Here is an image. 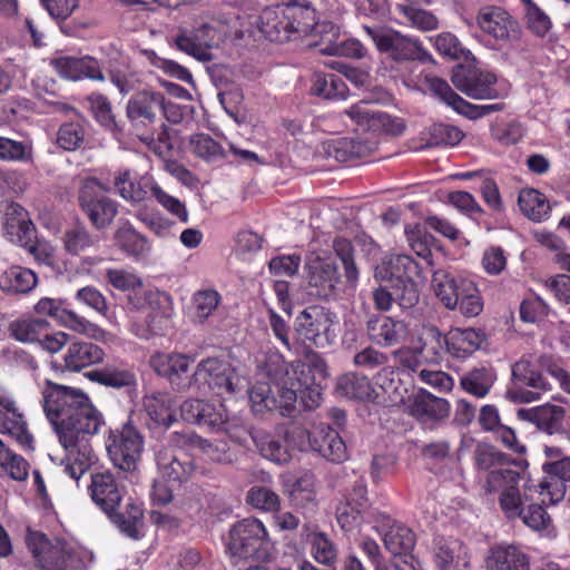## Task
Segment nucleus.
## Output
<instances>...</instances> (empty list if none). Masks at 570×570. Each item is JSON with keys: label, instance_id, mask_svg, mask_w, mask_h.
Instances as JSON below:
<instances>
[{"label": "nucleus", "instance_id": "680f3d73", "mask_svg": "<svg viewBox=\"0 0 570 570\" xmlns=\"http://www.w3.org/2000/svg\"><path fill=\"white\" fill-rule=\"evenodd\" d=\"M312 91L316 96L323 97L325 99H334L344 97L345 85L344 81L335 75L315 72L313 75Z\"/></svg>", "mask_w": 570, "mask_h": 570}, {"label": "nucleus", "instance_id": "473e14b6", "mask_svg": "<svg viewBox=\"0 0 570 570\" xmlns=\"http://www.w3.org/2000/svg\"><path fill=\"white\" fill-rule=\"evenodd\" d=\"M289 18L287 7L266 8L259 16L258 29L271 41H287Z\"/></svg>", "mask_w": 570, "mask_h": 570}, {"label": "nucleus", "instance_id": "ea45409f", "mask_svg": "<svg viewBox=\"0 0 570 570\" xmlns=\"http://www.w3.org/2000/svg\"><path fill=\"white\" fill-rule=\"evenodd\" d=\"M175 399L167 392H153L144 397L148 416L158 425L169 428L175 421Z\"/></svg>", "mask_w": 570, "mask_h": 570}, {"label": "nucleus", "instance_id": "49530a36", "mask_svg": "<svg viewBox=\"0 0 570 570\" xmlns=\"http://www.w3.org/2000/svg\"><path fill=\"white\" fill-rule=\"evenodd\" d=\"M36 286V273L21 266H11L0 276V288L6 293L26 294Z\"/></svg>", "mask_w": 570, "mask_h": 570}, {"label": "nucleus", "instance_id": "2eb2a0df", "mask_svg": "<svg viewBox=\"0 0 570 570\" xmlns=\"http://www.w3.org/2000/svg\"><path fill=\"white\" fill-rule=\"evenodd\" d=\"M305 278L308 294L317 298L327 299L335 295L340 283L336 264L325 257L308 256L305 263Z\"/></svg>", "mask_w": 570, "mask_h": 570}, {"label": "nucleus", "instance_id": "b1692460", "mask_svg": "<svg viewBox=\"0 0 570 570\" xmlns=\"http://www.w3.org/2000/svg\"><path fill=\"white\" fill-rule=\"evenodd\" d=\"M517 414L519 419L534 424L538 430L549 435L563 431L566 410L560 405L546 403L531 409H520Z\"/></svg>", "mask_w": 570, "mask_h": 570}, {"label": "nucleus", "instance_id": "9d476101", "mask_svg": "<svg viewBox=\"0 0 570 570\" xmlns=\"http://www.w3.org/2000/svg\"><path fill=\"white\" fill-rule=\"evenodd\" d=\"M104 425L100 412L91 404L88 396L86 402H79L56 429L60 442L73 440H90Z\"/></svg>", "mask_w": 570, "mask_h": 570}, {"label": "nucleus", "instance_id": "0eeeda50", "mask_svg": "<svg viewBox=\"0 0 570 570\" xmlns=\"http://www.w3.org/2000/svg\"><path fill=\"white\" fill-rule=\"evenodd\" d=\"M195 384L207 386L217 395L233 394L240 389L242 379L232 363L219 356L202 360L193 375Z\"/></svg>", "mask_w": 570, "mask_h": 570}, {"label": "nucleus", "instance_id": "5701e85b", "mask_svg": "<svg viewBox=\"0 0 570 570\" xmlns=\"http://www.w3.org/2000/svg\"><path fill=\"white\" fill-rule=\"evenodd\" d=\"M46 314L70 330L98 340L104 336V331L96 324L77 315L72 311L62 309L60 303L51 298H42L38 302V315Z\"/></svg>", "mask_w": 570, "mask_h": 570}, {"label": "nucleus", "instance_id": "dca6fc26", "mask_svg": "<svg viewBox=\"0 0 570 570\" xmlns=\"http://www.w3.org/2000/svg\"><path fill=\"white\" fill-rule=\"evenodd\" d=\"M479 28L499 41H517L522 29L519 22L502 7H482L476 16Z\"/></svg>", "mask_w": 570, "mask_h": 570}, {"label": "nucleus", "instance_id": "0e129e2a", "mask_svg": "<svg viewBox=\"0 0 570 570\" xmlns=\"http://www.w3.org/2000/svg\"><path fill=\"white\" fill-rule=\"evenodd\" d=\"M312 546V553L315 560L322 564L331 567L337 558V550L330 538L323 532H312L307 535Z\"/></svg>", "mask_w": 570, "mask_h": 570}, {"label": "nucleus", "instance_id": "f8f14e48", "mask_svg": "<svg viewBox=\"0 0 570 570\" xmlns=\"http://www.w3.org/2000/svg\"><path fill=\"white\" fill-rule=\"evenodd\" d=\"M3 230L7 238L36 256V228L29 212L14 202L1 203Z\"/></svg>", "mask_w": 570, "mask_h": 570}, {"label": "nucleus", "instance_id": "f3484780", "mask_svg": "<svg viewBox=\"0 0 570 570\" xmlns=\"http://www.w3.org/2000/svg\"><path fill=\"white\" fill-rule=\"evenodd\" d=\"M48 386L43 391V411L55 426L60 425L63 419L79 402H86V394L81 391L47 381Z\"/></svg>", "mask_w": 570, "mask_h": 570}, {"label": "nucleus", "instance_id": "aec40b11", "mask_svg": "<svg viewBox=\"0 0 570 570\" xmlns=\"http://www.w3.org/2000/svg\"><path fill=\"white\" fill-rule=\"evenodd\" d=\"M365 334L374 345L392 347L405 342L409 327L404 321L383 314H372L366 320Z\"/></svg>", "mask_w": 570, "mask_h": 570}, {"label": "nucleus", "instance_id": "c85d7f7f", "mask_svg": "<svg viewBox=\"0 0 570 570\" xmlns=\"http://www.w3.org/2000/svg\"><path fill=\"white\" fill-rule=\"evenodd\" d=\"M90 490L92 500L108 514L115 512L122 499V489L110 472L94 474Z\"/></svg>", "mask_w": 570, "mask_h": 570}, {"label": "nucleus", "instance_id": "6e6552de", "mask_svg": "<svg viewBox=\"0 0 570 570\" xmlns=\"http://www.w3.org/2000/svg\"><path fill=\"white\" fill-rule=\"evenodd\" d=\"M108 191L109 187L95 177L86 179L79 190L80 207L97 229L108 227L118 213L117 203L106 195Z\"/></svg>", "mask_w": 570, "mask_h": 570}, {"label": "nucleus", "instance_id": "4468645a", "mask_svg": "<svg viewBox=\"0 0 570 570\" xmlns=\"http://www.w3.org/2000/svg\"><path fill=\"white\" fill-rule=\"evenodd\" d=\"M529 492L537 493L538 500L529 501L527 508H523L522 518L523 522L534 529L541 530L547 528L550 517L543 509L546 504H556L564 497V487L557 482L542 480L535 485H525Z\"/></svg>", "mask_w": 570, "mask_h": 570}, {"label": "nucleus", "instance_id": "58836bf2", "mask_svg": "<svg viewBox=\"0 0 570 570\" xmlns=\"http://www.w3.org/2000/svg\"><path fill=\"white\" fill-rule=\"evenodd\" d=\"M490 570H529V558L517 546L492 548L487 560Z\"/></svg>", "mask_w": 570, "mask_h": 570}, {"label": "nucleus", "instance_id": "a211bd4d", "mask_svg": "<svg viewBox=\"0 0 570 570\" xmlns=\"http://www.w3.org/2000/svg\"><path fill=\"white\" fill-rule=\"evenodd\" d=\"M453 85L473 99H495L498 90L493 87L497 76L478 68L459 66L452 75Z\"/></svg>", "mask_w": 570, "mask_h": 570}, {"label": "nucleus", "instance_id": "412c9836", "mask_svg": "<svg viewBox=\"0 0 570 570\" xmlns=\"http://www.w3.org/2000/svg\"><path fill=\"white\" fill-rule=\"evenodd\" d=\"M164 107V95L153 90L136 92L127 102L126 114L136 126L156 122Z\"/></svg>", "mask_w": 570, "mask_h": 570}, {"label": "nucleus", "instance_id": "052dcab7", "mask_svg": "<svg viewBox=\"0 0 570 570\" xmlns=\"http://www.w3.org/2000/svg\"><path fill=\"white\" fill-rule=\"evenodd\" d=\"M199 450L212 462L217 464L232 465L237 461L236 453L230 449L225 440L203 439Z\"/></svg>", "mask_w": 570, "mask_h": 570}, {"label": "nucleus", "instance_id": "cd10ccee", "mask_svg": "<svg viewBox=\"0 0 570 570\" xmlns=\"http://www.w3.org/2000/svg\"><path fill=\"white\" fill-rule=\"evenodd\" d=\"M465 284H474L464 277H454L444 269L434 272L432 276V286L435 295L449 309H454L461 303V297L465 296Z\"/></svg>", "mask_w": 570, "mask_h": 570}, {"label": "nucleus", "instance_id": "5fc2aeb1", "mask_svg": "<svg viewBox=\"0 0 570 570\" xmlns=\"http://www.w3.org/2000/svg\"><path fill=\"white\" fill-rule=\"evenodd\" d=\"M109 515L122 533L131 539H138L140 537L139 529L144 523V511L139 505L128 503L124 512H112Z\"/></svg>", "mask_w": 570, "mask_h": 570}, {"label": "nucleus", "instance_id": "393cba45", "mask_svg": "<svg viewBox=\"0 0 570 570\" xmlns=\"http://www.w3.org/2000/svg\"><path fill=\"white\" fill-rule=\"evenodd\" d=\"M49 66L53 67L56 71L63 78L69 80H80L89 78L95 80H104L98 61L89 56L77 57H59L49 60Z\"/></svg>", "mask_w": 570, "mask_h": 570}, {"label": "nucleus", "instance_id": "20e7f679", "mask_svg": "<svg viewBox=\"0 0 570 570\" xmlns=\"http://www.w3.org/2000/svg\"><path fill=\"white\" fill-rule=\"evenodd\" d=\"M419 274V264L405 254L390 256L375 268L377 279L390 282L396 287L397 305L403 309L412 308L419 303V289L414 282Z\"/></svg>", "mask_w": 570, "mask_h": 570}, {"label": "nucleus", "instance_id": "6e6d98bb", "mask_svg": "<svg viewBox=\"0 0 570 570\" xmlns=\"http://www.w3.org/2000/svg\"><path fill=\"white\" fill-rule=\"evenodd\" d=\"M473 461L479 471H488L504 466L510 458L489 443L476 444L473 451Z\"/></svg>", "mask_w": 570, "mask_h": 570}, {"label": "nucleus", "instance_id": "4c0bfd02", "mask_svg": "<svg viewBox=\"0 0 570 570\" xmlns=\"http://www.w3.org/2000/svg\"><path fill=\"white\" fill-rule=\"evenodd\" d=\"M105 352L98 345L91 342H75L68 346L65 354V366L72 372H79L82 368L101 363Z\"/></svg>", "mask_w": 570, "mask_h": 570}, {"label": "nucleus", "instance_id": "603ef678", "mask_svg": "<svg viewBox=\"0 0 570 570\" xmlns=\"http://www.w3.org/2000/svg\"><path fill=\"white\" fill-rule=\"evenodd\" d=\"M286 492L291 502L297 507H306L315 501V476L312 472H304L292 483L287 484Z\"/></svg>", "mask_w": 570, "mask_h": 570}, {"label": "nucleus", "instance_id": "2f4dec72", "mask_svg": "<svg viewBox=\"0 0 570 570\" xmlns=\"http://www.w3.org/2000/svg\"><path fill=\"white\" fill-rule=\"evenodd\" d=\"M275 391L269 384H257L249 392V401L255 412L278 411L283 416H291L295 411V404L291 409H285L279 393L281 384L272 376H267Z\"/></svg>", "mask_w": 570, "mask_h": 570}, {"label": "nucleus", "instance_id": "864d4df0", "mask_svg": "<svg viewBox=\"0 0 570 570\" xmlns=\"http://www.w3.org/2000/svg\"><path fill=\"white\" fill-rule=\"evenodd\" d=\"M86 376L94 382L102 385L120 389L136 384L135 374L127 370H119L112 366H106L101 370H94L86 373Z\"/></svg>", "mask_w": 570, "mask_h": 570}, {"label": "nucleus", "instance_id": "37998d69", "mask_svg": "<svg viewBox=\"0 0 570 570\" xmlns=\"http://www.w3.org/2000/svg\"><path fill=\"white\" fill-rule=\"evenodd\" d=\"M483 340V334L474 328H453L448 334V352L464 357L479 350Z\"/></svg>", "mask_w": 570, "mask_h": 570}, {"label": "nucleus", "instance_id": "09e8293b", "mask_svg": "<svg viewBox=\"0 0 570 570\" xmlns=\"http://www.w3.org/2000/svg\"><path fill=\"white\" fill-rule=\"evenodd\" d=\"M254 442L264 458L277 464L287 463L291 460V444L287 441L284 443L271 434L259 433L254 436Z\"/></svg>", "mask_w": 570, "mask_h": 570}, {"label": "nucleus", "instance_id": "f704fd0d", "mask_svg": "<svg viewBox=\"0 0 570 570\" xmlns=\"http://www.w3.org/2000/svg\"><path fill=\"white\" fill-rule=\"evenodd\" d=\"M410 410L422 422L442 421L449 416L450 404L445 399L422 390L414 396Z\"/></svg>", "mask_w": 570, "mask_h": 570}, {"label": "nucleus", "instance_id": "bb28decb", "mask_svg": "<svg viewBox=\"0 0 570 570\" xmlns=\"http://www.w3.org/2000/svg\"><path fill=\"white\" fill-rule=\"evenodd\" d=\"M311 449L333 463H342L347 459V449L338 431L331 426H318L313 431Z\"/></svg>", "mask_w": 570, "mask_h": 570}, {"label": "nucleus", "instance_id": "f257e3e1", "mask_svg": "<svg viewBox=\"0 0 570 570\" xmlns=\"http://www.w3.org/2000/svg\"><path fill=\"white\" fill-rule=\"evenodd\" d=\"M265 376H272L281 384L279 393L285 409L295 404V391L308 384L325 383L328 373L324 358L312 348L306 353V363L285 362L283 355L272 353L262 366Z\"/></svg>", "mask_w": 570, "mask_h": 570}, {"label": "nucleus", "instance_id": "7c9ffc66", "mask_svg": "<svg viewBox=\"0 0 570 570\" xmlns=\"http://www.w3.org/2000/svg\"><path fill=\"white\" fill-rule=\"evenodd\" d=\"M156 461L161 476L179 484L188 481L195 471L194 462L188 456L180 458L169 449L159 450Z\"/></svg>", "mask_w": 570, "mask_h": 570}, {"label": "nucleus", "instance_id": "c756f323", "mask_svg": "<svg viewBox=\"0 0 570 570\" xmlns=\"http://www.w3.org/2000/svg\"><path fill=\"white\" fill-rule=\"evenodd\" d=\"M364 485L354 487L347 500L338 504L336 509L337 522L343 530H352L357 525L370 509L368 499Z\"/></svg>", "mask_w": 570, "mask_h": 570}, {"label": "nucleus", "instance_id": "7ed1b4c3", "mask_svg": "<svg viewBox=\"0 0 570 570\" xmlns=\"http://www.w3.org/2000/svg\"><path fill=\"white\" fill-rule=\"evenodd\" d=\"M114 187L121 198L131 203L145 202L153 196L181 222L186 223L188 220L185 205L177 198L166 194L150 175H142L132 179L128 169L120 170L115 175Z\"/></svg>", "mask_w": 570, "mask_h": 570}, {"label": "nucleus", "instance_id": "c03bdc74", "mask_svg": "<svg viewBox=\"0 0 570 570\" xmlns=\"http://www.w3.org/2000/svg\"><path fill=\"white\" fill-rule=\"evenodd\" d=\"M383 542L393 556L407 554L415 546V534L402 524L389 522L383 530Z\"/></svg>", "mask_w": 570, "mask_h": 570}, {"label": "nucleus", "instance_id": "8fccbe9b", "mask_svg": "<svg viewBox=\"0 0 570 570\" xmlns=\"http://www.w3.org/2000/svg\"><path fill=\"white\" fill-rule=\"evenodd\" d=\"M115 240L121 250L131 256L139 257L149 250L147 238L129 224H125L116 230Z\"/></svg>", "mask_w": 570, "mask_h": 570}, {"label": "nucleus", "instance_id": "774afa93", "mask_svg": "<svg viewBox=\"0 0 570 570\" xmlns=\"http://www.w3.org/2000/svg\"><path fill=\"white\" fill-rule=\"evenodd\" d=\"M520 473L515 470L500 466L499 469L491 470L485 479L483 490L487 493H494L504 488L518 484L520 480Z\"/></svg>", "mask_w": 570, "mask_h": 570}, {"label": "nucleus", "instance_id": "a19ab883", "mask_svg": "<svg viewBox=\"0 0 570 570\" xmlns=\"http://www.w3.org/2000/svg\"><path fill=\"white\" fill-rule=\"evenodd\" d=\"M497 381L495 371L491 366L473 367L460 377V386L466 393L485 397Z\"/></svg>", "mask_w": 570, "mask_h": 570}, {"label": "nucleus", "instance_id": "e433bc0d", "mask_svg": "<svg viewBox=\"0 0 570 570\" xmlns=\"http://www.w3.org/2000/svg\"><path fill=\"white\" fill-rule=\"evenodd\" d=\"M289 18V35L297 32L302 35L332 33L336 36V27L332 22H314V11L306 7H287Z\"/></svg>", "mask_w": 570, "mask_h": 570}, {"label": "nucleus", "instance_id": "69168bd1", "mask_svg": "<svg viewBox=\"0 0 570 570\" xmlns=\"http://www.w3.org/2000/svg\"><path fill=\"white\" fill-rule=\"evenodd\" d=\"M406 240L411 249L421 258L430 261L432 257L431 246L434 237L420 225L407 226L405 228Z\"/></svg>", "mask_w": 570, "mask_h": 570}, {"label": "nucleus", "instance_id": "39448f33", "mask_svg": "<svg viewBox=\"0 0 570 570\" xmlns=\"http://www.w3.org/2000/svg\"><path fill=\"white\" fill-rule=\"evenodd\" d=\"M547 375L553 377L570 394V375L550 356L541 355L533 360L531 355L522 356L512 365V381L541 392H551L552 383Z\"/></svg>", "mask_w": 570, "mask_h": 570}, {"label": "nucleus", "instance_id": "4be33fe9", "mask_svg": "<svg viewBox=\"0 0 570 570\" xmlns=\"http://www.w3.org/2000/svg\"><path fill=\"white\" fill-rule=\"evenodd\" d=\"M377 148V142L358 137H342L331 139L322 144V154L340 163L372 155Z\"/></svg>", "mask_w": 570, "mask_h": 570}, {"label": "nucleus", "instance_id": "a878e982", "mask_svg": "<svg viewBox=\"0 0 570 570\" xmlns=\"http://www.w3.org/2000/svg\"><path fill=\"white\" fill-rule=\"evenodd\" d=\"M60 443L66 450V456L62 460L65 472L72 479L79 480L97 460L90 440L80 439L70 443Z\"/></svg>", "mask_w": 570, "mask_h": 570}, {"label": "nucleus", "instance_id": "3c124183", "mask_svg": "<svg viewBox=\"0 0 570 570\" xmlns=\"http://www.w3.org/2000/svg\"><path fill=\"white\" fill-rule=\"evenodd\" d=\"M389 355L380 351L375 346H366L365 348L357 352L353 357V363L357 367H362L367 371H373L379 367H383L376 375L377 382L382 379H387L389 374H393L385 365L389 363Z\"/></svg>", "mask_w": 570, "mask_h": 570}, {"label": "nucleus", "instance_id": "423d86ee", "mask_svg": "<svg viewBox=\"0 0 570 570\" xmlns=\"http://www.w3.org/2000/svg\"><path fill=\"white\" fill-rule=\"evenodd\" d=\"M335 315L321 306L304 308L295 321V335L306 348H324L331 346L335 340L332 327Z\"/></svg>", "mask_w": 570, "mask_h": 570}, {"label": "nucleus", "instance_id": "79ce46f5", "mask_svg": "<svg viewBox=\"0 0 570 570\" xmlns=\"http://www.w3.org/2000/svg\"><path fill=\"white\" fill-rule=\"evenodd\" d=\"M434 558L441 570H463L470 563L468 550L459 540L440 543Z\"/></svg>", "mask_w": 570, "mask_h": 570}, {"label": "nucleus", "instance_id": "72a5a7b5", "mask_svg": "<svg viewBox=\"0 0 570 570\" xmlns=\"http://www.w3.org/2000/svg\"><path fill=\"white\" fill-rule=\"evenodd\" d=\"M69 553L66 543L55 538L50 540L38 532V570H66Z\"/></svg>", "mask_w": 570, "mask_h": 570}, {"label": "nucleus", "instance_id": "338daca9", "mask_svg": "<svg viewBox=\"0 0 570 570\" xmlns=\"http://www.w3.org/2000/svg\"><path fill=\"white\" fill-rule=\"evenodd\" d=\"M189 148L194 155L207 161H214L224 156L222 146L210 136L196 134L190 137Z\"/></svg>", "mask_w": 570, "mask_h": 570}, {"label": "nucleus", "instance_id": "de8ad7c7", "mask_svg": "<svg viewBox=\"0 0 570 570\" xmlns=\"http://www.w3.org/2000/svg\"><path fill=\"white\" fill-rule=\"evenodd\" d=\"M518 205L523 215L533 222L543 220L550 213L549 202L537 189H522L518 197Z\"/></svg>", "mask_w": 570, "mask_h": 570}, {"label": "nucleus", "instance_id": "c9c22d12", "mask_svg": "<svg viewBox=\"0 0 570 570\" xmlns=\"http://www.w3.org/2000/svg\"><path fill=\"white\" fill-rule=\"evenodd\" d=\"M0 433L12 436L23 448L32 449V435L27 430V423L10 401L0 400Z\"/></svg>", "mask_w": 570, "mask_h": 570}, {"label": "nucleus", "instance_id": "9b49d317", "mask_svg": "<svg viewBox=\"0 0 570 570\" xmlns=\"http://www.w3.org/2000/svg\"><path fill=\"white\" fill-rule=\"evenodd\" d=\"M364 31L375 43L377 50L393 61L404 62L420 59L423 53V49L417 40L404 36L392 28H371L365 26Z\"/></svg>", "mask_w": 570, "mask_h": 570}, {"label": "nucleus", "instance_id": "a18cd8bd", "mask_svg": "<svg viewBox=\"0 0 570 570\" xmlns=\"http://www.w3.org/2000/svg\"><path fill=\"white\" fill-rule=\"evenodd\" d=\"M420 345L414 353L429 362H438L444 351H448V335H443L438 327L429 325L423 328Z\"/></svg>", "mask_w": 570, "mask_h": 570}, {"label": "nucleus", "instance_id": "6ab92c4d", "mask_svg": "<svg viewBox=\"0 0 570 570\" xmlns=\"http://www.w3.org/2000/svg\"><path fill=\"white\" fill-rule=\"evenodd\" d=\"M215 35L213 26L203 23L197 28H178L171 42L178 50L206 62L213 59L209 49L213 47Z\"/></svg>", "mask_w": 570, "mask_h": 570}, {"label": "nucleus", "instance_id": "4d7b16f0", "mask_svg": "<svg viewBox=\"0 0 570 570\" xmlns=\"http://www.w3.org/2000/svg\"><path fill=\"white\" fill-rule=\"evenodd\" d=\"M529 501H533L532 492L524 488L521 495L515 485L504 488L499 499L500 507L509 519L520 518L523 514V504Z\"/></svg>", "mask_w": 570, "mask_h": 570}, {"label": "nucleus", "instance_id": "ddd939ff", "mask_svg": "<svg viewBox=\"0 0 570 570\" xmlns=\"http://www.w3.org/2000/svg\"><path fill=\"white\" fill-rule=\"evenodd\" d=\"M344 114L362 131L400 136L406 129V122L403 118L373 110L364 100L353 105Z\"/></svg>", "mask_w": 570, "mask_h": 570}, {"label": "nucleus", "instance_id": "bf43d9fd", "mask_svg": "<svg viewBox=\"0 0 570 570\" xmlns=\"http://www.w3.org/2000/svg\"><path fill=\"white\" fill-rule=\"evenodd\" d=\"M28 462L10 451L0 439V472L11 479L22 481L28 476Z\"/></svg>", "mask_w": 570, "mask_h": 570}, {"label": "nucleus", "instance_id": "f03ea898", "mask_svg": "<svg viewBox=\"0 0 570 570\" xmlns=\"http://www.w3.org/2000/svg\"><path fill=\"white\" fill-rule=\"evenodd\" d=\"M233 562H265L271 556V543L263 523L256 519H244L232 527L227 543Z\"/></svg>", "mask_w": 570, "mask_h": 570}, {"label": "nucleus", "instance_id": "13d9d810", "mask_svg": "<svg viewBox=\"0 0 570 570\" xmlns=\"http://www.w3.org/2000/svg\"><path fill=\"white\" fill-rule=\"evenodd\" d=\"M336 390L348 399L365 400L371 396L372 387L365 376L348 373L338 377Z\"/></svg>", "mask_w": 570, "mask_h": 570}, {"label": "nucleus", "instance_id": "e2e57ef3", "mask_svg": "<svg viewBox=\"0 0 570 570\" xmlns=\"http://www.w3.org/2000/svg\"><path fill=\"white\" fill-rule=\"evenodd\" d=\"M463 136V132L455 126L435 124L430 127L429 138L423 148L455 146L462 140Z\"/></svg>", "mask_w": 570, "mask_h": 570}, {"label": "nucleus", "instance_id": "1a4fd4ad", "mask_svg": "<svg viewBox=\"0 0 570 570\" xmlns=\"http://www.w3.org/2000/svg\"><path fill=\"white\" fill-rule=\"evenodd\" d=\"M144 449V438L131 422L124 424L120 431L109 436L108 455L114 465L125 472L137 469Z\"/></svg>", "mask_w": 570, "mask_h": 570}]
</instances>
